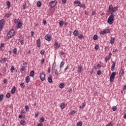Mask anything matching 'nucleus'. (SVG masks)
<instances>
[{"mask_svg":"<svg viewBox=\"0 0 126 126\" xmlns=\"http://www.w3.org/2000/svg\"><path fill=\"white\" fill-rule=\"evenodd\" d=\"M114 18H115V15L112 13L108 18L107 22L108 24L111 25L114 23Z\"/></svg>","mask_w":126,"mask_h":126,"instance_id":"nucleus-1","label":"nucleus"},{"mask_svg":"<svg viewBox=\"0 0 126 126\" xmlns=\"http://www.w3.org/2000/svg\"><path fill=\"white\" fill-rule=\"evenodd\" d=\"M15 34V32H14V30H11L7 34V36L9 39H10V38L13 37Z\"/></svg>","mask_w":126,"mask_h":126,"instance_id":"nucleus-2","label":"nucleus"},{"mask_svg":"<svg viewBox=\"0 0 126 126\" xmlns=\"http://www.w3.org/2000/svg\"><path fill=\"white\" fill-rule=\"evenodd\" d=\"M57 3H58L57 0L51 1L49 2V5L50 6V7L53 8V7H55V6L57 5Z\"/></svg>","mask_w":126,"mask_h":126,"instance_id":"nucleus-3","label":"nucleus"},{"mask_svg":"<svg viewBox=\"0 0 126 126\" xmlns=\"http://www.w3.org/2000/svg\"><path fill=\"white\" fill-rule=\"evenodd\" d=\"M116 72H112L110 77V82H113V81L115 80V76H116Z\"/></svg>","mask_w":126,"mask_h":126,"instance_id":"nucleus-4","label":"nucleus"},{"mask_svg":"<svg viewBox=\"0 0 126 126\" xmlns=\"http://www.w3.org/2000/svg\"><path fill=\"white\" fill-rule=\"evenodd\" d=\"M40 78L41 81H44L45 79L46 78V75H45V73H41L40 75Z\"/></svg>","mask_w":126,"mask_h":126,"instance_id":"nucleus-5","label":"nucleus"},{"mask_svg":"<svg viewBox=\"0 0 126 126\" xmlns=\"http://www.w3.org/2000/svg\"><path fill=\"white\" fill-rule=\"evenodd\" d=\"M45 39L46 40V41H51L52 40V37H51V35H50L49 34H47L45 35Z\"/></svg>","mask_w":126,"mask_h":126,"instance_id":"nucleus-6","label":"nucleus"},{"mask_svg":"<svg viewBox=\"0 0 126 126\" xmlns=\"http://www.w3.org/2000/svg\"><path fill=\"white\" fill-rule=\"evenodd\" d=\"M119 76H124L125 74V70L123 69H122L119 72Z\"/></svg>","mask_w":126,"mask_h":126,"instance_id":"nucleus-7","label":"nucleus"},{"mask_svg":"<svg viewBox=\"0 0 126 126\" xmlns=\"http://www.w3.org/2000/svg\"><path fill=\"white\" fill-rule=\"evenodd\" d=\"M73 35L75 36H78L79 35V32L75 30L73 32Z\"/></svg>","mask_w":126,"mask_h":126,"instance_id":"nucleus-8","label":"nucleus"},{"mask_svg":"<svg viewBox=\"0 0 126 126\" xmlns=\"http://www.w3.org/2000/svg\"><path fill=\"white\" fill-rule=\"evenodd\" d=\"M74 4H78V6H80V7H81V5H82V3L81 2H80L78 0H76L74 2Z\"/></svg>","mask_w":126,"mask_h":126,"instance_id":"nucleus-9","label":"nucleus"},{"mask_svg":"<svg viewBox=\"0 0 126 126\" xmlns=\"http://www.w3.org/2000/svg\"><path fill=\"white\" fill-rule=\"evenodd\" d=\"M115 67H116V63H115V62H113L112 65L111 66L112 71H114V70H115Z\"/></svg>","mask_w":126,"mask_h":126,"instance_id":"nucleus-10","label":"nucleus"},{"mask_svg":"<svg viewBox=\"0 0 126 126\" xmlns=\"http://www.w3.org/2000/svg\"><path fill=\"white\" fill-rule=\"evenodd\" d=\"M40 43H41L40 39H37L36 41V44L37 45V47L38 48H40V47L41 46V44H40Z\"/></svg>","mask_w":126,"mask_h":126,"instance_id":"nucleus-11","label":"nucleus"},{"mask_svg":"<svg viewBox=\"0 0 126 126\" xmlns=\"http://www.w3.org/2000/svg\"><path fill=\"white\" fill-rule=\"evenodd\" d=\"M77 71L79 73H81V71H82V66H79L77 68Z\"/></svg>","mask_w":126,"mask_h":126,"instance_id":"nucleus-12","label":"nucleus"},{"mask_svg":"<svg viewBox=\"0 0 126 126\" xmlns=\"http://www.w3.org/2000/svg\"><path fill=\"white\" fill-rule=\"evenodd\" d=\"M15 91H16V88L15 87H13L11 91V94H14V93H15Z\"/></svg>","mask_w":126,"mask_h":126,"instance_id":"nucleus-13","label":"nucleus"},{"mask_svg":"<svg viewBox=\"0 0 126 126\" xmlns=\"http://www.w3.org/2000/svg\"><path fill=\"white\" fill-rule=\"evenodd\" d=\"M114 43H115V37H111L110 40V44L111 45H113Z\"/></svg>","mask_w":126,"mask_h":126,"instance_id":"nucleus-14","label":"nucleus"},{"mask_svg":"<svg viewBox=\"0 0 126 126\" xmlns=\"http://www.w3.org/2000/svg\"><path fill=\"white\" fill-rule=\"evenodd\" d=\"M65 107V104H64V103L63 102L60 105V108L61 109H64V108Z\"/></svg>","mask_w":126,"mask_h":126,"instance_id":"nucleus-15","label":"nucleus"},{"mask_svg":"<svg viewBox=\"0 0 126 126\" xmlns=\"http://www.w3.org/2000/svg\"><path fill=\"white\" fill-rule=\"evenodd\" d=\"M113 9V5H110L108 7V12H110V11H112V10Z\"/></svg>","mask_w":126,"mask_h":126,"instance_id":"nucleus-16","label":"nucleus"},{"mask_svg":"<svg viewBox=\"0 0 126 126\" xmlns=\"http://www.w3.org/2000/svg\"><path fill=\"white\" fill-rule=\"evenodd\" d=\"M30 80V77H29V76H27L26 77V83H29V81Z\"/></svg>","mask_w":126,"mask_h":126,"instance_id":"nucleus-17","label":"nucleus"},{"mask_svg":"<svg viewBox=\"0 0 126 126\" xmlns=\"http://www.w3.org/2000/svg\"><path fill=\"white\" fill-rule=\"evenodd\" d=\"M21 27H22V24H21V22H20L18 23L17 28H21Z\"/></svg>","mask_w":126,"mask_h":126,"instance_id":"nucleus-18","label":"nucleus"},{"mask_svg":"<svg viewBox=\"0 0 126 126\" xmlns=\"http://www.w3.org/2000/svg\"><path fill=\"white\" fill-rule=\"evenodd\" d=\"M30 76H31V77H33V76H34V71L32 70L30 72Z\"/></svg>","mask_w":126,"mask_h":126,"instance_id":"nucleus-19","label":"nucleus"},{"mask_svg":"<svg viewBox=\"0 0 126 126\" xmlns=\"http://www.w3.org/2000/svg\"><path fill=\"white\" fill-rule=\"evenodd\" d=\"M41 5H42V3L41 2V1H38L37 3V7H41Z\"/></svg>","mask_w":126,"mask_h":126,"instance_id":"nucleus-20","label":"nucleus"},{"mask_svg":"<svg viewBox=\"0 0 126 126\" xmlns=\"http://www.w3.org/2000/svg\"><path fill=\"white\" fill-rule=\"evenodd\" d=\"M3 19H2L1 20H0V27H3Z\"/></svg>","mask_w":126,"mask_h":126,"instance_id":"nucleus-21","label":"nucleus"},{"mask_svg":"<svg viewBox=\"0 0 126 126\" xmlns=\"http://www.w3.org/2000/svg\"><path fill=\"white\" fill-rule=\"evenodd\" d=\"M110 59H111V57H110L107 56L105 58V62H106V63H107V62L109 61V60H110Z\"/></svg>","mask_w":126,"mask_h":126,"instance_id":"nucleus-22","label":"nucleus"},{"mask_svg":"<svg viewBox=\"0 0 126 126\" xmlns=\"http://www.w3.org/2000/svg\"><path fill=\"white\" fill-rule=\"evenodd\" d=\"M59 87L60 88H61V89L64 88V84L63 83L60 84L59 85Z\"/></svg>","mask_w":126,"mask_h":126,"instance_id":"nucleus-23","label":"nucleus"},{"mask_svg":"<svg viewBox=\"0 0 126 126\" xmlns=\"http://www.w3.org/2000/svg\"><path fill=\"white\" fill-rule=\"evenodd\" d=\"M11 73H13V70H15V68H14V66H12L10 68Z\"/></svg>","mask_w":126,"mask_h":126,"instance_id":"nucleus-24","label":"nucleus"},{"mask_svg":"<svg viewBox=\"0 0 126 126\" xmlns=\"http://www.w3.org/2000/svg\"><path fill=\"white\" fill-rule=\"evenodd\" d=\"M44 120H45V118L44 117H41L39 120V122L40 123H44Z\"/></svg>","mask_w":126,"mask_h":126,"instance_id":"nucleus-25","label":"nucleus"},{"mask_svg":"<svg viewBox=\"0 0 126 126\" xmlns=\"http://www.w3.org/2000/svg\"><path fill=\"white\" fill-rule=\"evenodd\" d=\"M78 38H79V39H83V38H84V36H83V34H79L78 36Z\"/></svg>","mask_w":126,"mask_h":126,"instance_id":"nucleus-26","label":"nucleus"},{"mask_svg":"<svg viewBox=\"0 0 126 126\" xmlns=\"http://www.w3.org/2000/svg\"><path fill=\"white\" fill-rule=\"evenodd\" d=\"M20 86H21V88H23V89L25 88V84H24V83H22L20 84Z\"/></svg>","mask_w":126,"mask_h":126,"instance_id":"nucleus-27","label":"nucleus"},{"mask_svg":"<svg viewBox=\"0 0 126 126\" xmlns=\"http://www.w3.org/2000/svg\"><path fill=\"white\" fill-rule=\"evenodd\" d=\"M20 124L22 126H25V121L24 120H21L20 122Z\"/></svg>","mask_w":126,"mask_h":126,"instance_id":"nucleus-28","label":"nucleus"},{"mask_svg":"<svg viewBox=\"0 0 126 126\" xmlns=\"http://www.w3.org/2000/svg\"><path fill=\"white\" fill-rule=\"evenodd\" d=\"M93 39L94 40H97L98 39V35H97V34L94 35Z\"/></svg>","mask_w":126,"mask_h":126,"instance_id":"nucleus-29","label":"nucleus"},{"mask_svg":"<svg viewBox=\"0 0 126 126\" xmlns=\"http://www.w3.org/2000/svg\"><path fill=\"white\" fill-rule=\"evenodd\" d=\"M54 72H55V74L56 75H57V76H59V73H58V70L57 69L54 68Z\"/></svg>","mask_w":126,"mask_h":126,"instance_id":"nucleus-30","label":"nucleus"},{"mask_svg":"<svg viewBox=\"0 0 126 126\" xmlns=\"http://www.w3.org/2000/svg\"><path fill=\"white\" fill-rule=\"evenodd\" d=\"M25 71V67L24 66H22V68L20 69V71L22 72Z\"/></svg>","mask_w":126,"mask_h":126,"instance_id":"nucleus-31","label":"nucleus"},{"mask_svg":"<svg viewBox=\"0 0 126 126\" xmlns=\"http://www.w3.org/2000/svg\"><path fill=\"white\" fill-rule=\"evenodd\" d=\"M48 82H49V83H52V82H53V80H52V77H48Z\"/></svg>","mask_w":126,"mask_h":126,"instance_id":"nucleus-32","label":"nucleus"},{"mask_svg":"<svg viewBox=\"0 0 126 126\" xmlns=\"http://www.w3.org/2000/svg\"><path fill=\"white\" fill-rule=\"evenodd\" d=\"M64 64V63H63V61H62L60 65V68H61V67H63V65Z\"/></svg>","mask_w":126,"mask_h":126,"instance_id":"nucleus-33","label":"nucleus"},{"mask_svg":"<svg viewBox=\"0 0 126 126\" xmlns=\"http://www.w3.org/2000/svg\"><path fill=\"white\" fill-rule=\"evenodd\" d=\"M112 110L113 111V112H115V111H117V106H114L113 107H112Z\"/></svg>","mask_w":126,"mask_h":126,"instance_id":"nucleus-34","label":"nucleus"},{"mask_svg":"<svg viewBox=\"0 0 126 126\" xmlns=\"http://www.w3.org/2000/svg\"><path fill=\"white\" fill-rule=\"evenodd\" d=\"M59 25L60 26H63V21H60V22H59Z\"/></svg>","mask_w":126,"mask_h":126,"instance_id":"nucleus-35","label":"nucleus"},{"mask_svg":"<svg viewBox=\"0 0 126 126\" xmlns=\"http://www.w3.org/2000/svg\"><path fill=\"white\" fill-rule=\"evenodd\" d=\"M104 32H105L106 34V33H110V32H111V31L110 30V29H106L104 30Z\"/></svg>","mask_w":126,"mask_h":126,"instance_id":"nucleus-36","label":"nucleus"},{"mask_svg":"<svg viewBox=\"0 0 126 126\" xmlns=\"http://www.w3.org/2000/svg\"><path fill=\"white\" fill-rule=\"evenodd\" d=\"M60 48H61V45H55V50H58V49H59Z\"/></svg>","mask_w":126,"mask_h":126,"instance_id":"nucleus-37","label":"nucleus"},{"mask_svg":"<svg viewBox=\"0 0 126 126\" xmlns=\"http://www.w3.org/2000/svg\"><path fill=\"white\" fill-rule=\"evenodd\" d=\"M82 126V122H81V121H80L77 123V126Z\"/></svg>","mask_w":126,"mask_h":126,"instance_id":"nucleus-38","label":"nucleus"},{"mask_svg":"<svg viewBox=\"0 0 126 126\" xmlns=\"http://www.w3.org/2000/svg\"><path fill=\"white\" fill-rule=\"evenodd\" d=\"M6 98H10V94L9 93H7L6 94Z\"/></svg>","mask_w":126,"mask_h":126,"instance_id":"nucleus-39","label":"nucleus"},{"mask_svg":"<svg viewBox=\"0 0 126 126\" xmlns=\"http://www.w3.org/2000/svg\"><path fill=\"white\" fill-rule=\"evenodd\" d=\"M3 100V95L0 94V101H2Z\"/></svg>","mask_w":126,"mask_h":126,"instance_id":"nucleus-40","label":"nucleus"},{"mask_svg":"<svg viewBox=\"0 0 126 126\" xmlns=\"http://www.w3.org/2000/svg\"><path fill=\"white\" fill-rule=\"evenodd\" d=\"M102 73V71L100 70H99L97 71V75H101V73Z\"/></svg>","mask_w":126,"mask_h":126,"instance_id":"nucleus-41","label":"nucleus"},{"mask_svg":"<svg viewBox=\"0 0 126 126\" xmlns=\"http://www.w3.org/2000/svg\"><path fill=\"white\" fill-rule=\"evenodd\" d=\"M17 52V49H16V48H14L13 49V53L15 54H16Z\"/></svg>","mask_w":126,"mask_h":126,"instance_id":"nucleus-42","label":"nucleus"},{"mask_svg":"<svg viewBox=\"0 0 126 126\" xmlns=\"http://www.w3.org/2000/svg\"><path fill=\"white\" fill-rule=\"evenodd\" d=\"M116 11H117V8L114 7L112 8V12H116Z\"/></svg>","mask_w":126,"mask_h":126,"instance_id":"nucleus-43","label":"nucleus"},{"mask_svg":"<svg viewBox=\"0 0 126 126\" xmlns=\"http://www.w3.org/2000/svg\"><path fill=\"white\" fill-rule=\"evenodd\" d=\"M10 15H11V14L7 13L5 14V16L7 17V18H8V17H10Z\"/></svg>","mask_w":126,"mask_h":126,"instance_id":"nucleus-44","label":"nucleus"},{"mask_svg":"<svg viewBox=\"0 0 126 126\" xmlns=\"http://www.w3.org/2000/svg\"><path fill=\"white\" fill-rule=\"evenodd\" d=\"M40 54H41V55H42V56H44V55H45V51H44V50H41V51H40Z\"/></svg>","mask_w":126,"mask_h":126,"instance_id":"nucleus-45","label":"nucleus"},{"mask_svg":"<svg viewBox=\"0 0 126 126\" xmlns=\"http://www.w3.org/2000/svg\"><path fill=\"white\" fill-rule=\"evenodd\" d=\"M81 7H82V8H84V9L86 8V6L84 4H82V5H81Z\"/></svg>","mask_w":126,"mask_h":126,"instance_id":"nucleus-46","label":"nucleus"},{"mask_svg":"<svg viewBox=\"0 0 126 126\" xmlns=\"http://www.w3.org/2000/svg\"><path fill=\"white\" fill-rule=\"evenodd\" d=\"M100 34L101 35H104V34H106V33L105 32V31H101Z\"/></svg>","mask_w":126,"mask_h":126,"instance_id":"nucleus-47","label":"nucleus"},{"mask_svg":"<svg viewBox=\"0 0 126 126\" xmlns=\"http://www.w3.org/2000/svg\"><path fill=\"white\" fill-rule=\"evenodd\" d=\"M6 3H7V6H8V7H9V6H10V2L9 1H7Z\"/></svg>","mask_w":126,"mask_h":126,"instance_id":"nucleus-48","label":"nucleus"},{"mask_svg":"<svg viewBox=\"0 0 126 126\" xmlns=\"http://www.w3.org/2000/svg\"><path fill=\"white\" fill-rule=\"evenodd\" d=\"M4 46V43H1V45H0V50H1V48L3 47Z\"/></svg>","mask_w":126,"mask_h":126,"instance_id":"nucleus-49","label":"nucleus"},{"mask_svg":"<svg viewBox=\"0 0 126 126\" xmlns=\"http://www.w3.org/2000/svg\"><path fill=\"white\" fill-rule=\"evenodd\" d=\"M85 106H86V103L85 102L83 103V105L82 106V108H83V109L85 108Z\"/></svg>","mask_w":126,"mask_h":126,"instance_id":"nucleus-50","label":"nucleus"},{"mask_svg":"<svg viewBox=\"0 0 126 126\" xmlns=\"http://www.w3.org/2000/svg\"><path fill=\"white\" fill-rule=\"evenodd\" d=\"M95 50H98L99 49V45H96L94 47Z\"/></svg>","mask_w":126,"mask_h":126,"instance_id":"nucleus-51","label":"nucleus"},{"mask_svg":"<svg viewBox=\"0 0 126 126\" xmlns=\"http://www.w3.org/2000/svg\"><path fill=\"white\" fill-rule=\"evenodd\" d=\"M25 109L26 110V111H28V110H29V106H28V105H26L25 106Z\"/></svg>","mask_w":126,"mask_h":126,"instance_id":"nucleus-52","label":"nucleus"},{"mask_svg":"<svg viewBox=\"0 0 126 126\" xmlns=\"http://www.w3.org/2000/svg\"><path fill=\"white\" fill-rule=\"evenodd\" d=\"M31 37H33L34 36V32L32 31L31 32Z\"/></svg>","mask_w":126,"mask_h":126,"instance_id":"nucleus-53","label":"nucleus"},{"mask_svg":"<svg viewBox=\"0 0 126 126\" xmlns=\"http://www.w3.org/2000/svg\"><path fill=\"white\" fill-rule=\"evenodd\" d=\"M7 82V79H4L3 80V83H4L5 84H6Z\"/></svg>","mask_w":126,"mask_h":126,"instance_id":"nucleus-54","label":"nucleus"},{"mask_svg":"<svg viewBox=\"0 0 126 126\" xmlns=\"http://www.w3.org/2000/svg\"><path fill=\"white\" fill-rule=\"evenodd\" d=\"M59 43H58V41H56L54 43V46H58Z\"/></svg>","mask_w":126,"mask_h":126,"instance_id":"nucleus-55","label":"nucleus"},{"mask_svg":"<svg viewBox=\"0 0 126 126\" xmlns=\"http://www.w3.org/2000/svg\"><path fill=\"white\" fill-rule=\"evenodd\" d=\"M70 114H71V115H74L75 114V111H71Z\"/></svg>","mask_w":126,"mask_h":126,"instance_id":"nucleus-56","label":"nucleus"},{"mask_svg":"<svg viewBox=\"0 0 126 126\" xmlns=\"http://www.w3.org/2000/svg\"><path fill=\"white\" fill-rule=\"evenodd\" d=\"M113 52H119V51L117 49H114L113 50Z\"/></svg>","mask_w":126,"mask_h":126,"instance_id":"nucleus-57","label":"nucleus"},{"mask_svg":"<svg viewBox=\"0 0 126 126\" xmlns=\"http://www.w3.org/2000/svg\"><path fill=\"white\" fill-rule=\"evenodd\" d=\"M64 54V53L63 52H60V56H63Z\"/></svg>","mask_w":126,"mask_h":126,"instance_id":"nucleus-58","label":"nucleus"},{"mask_svg":"<svg viewBox=\"0 0 126 126\" xmlns=\"http://www.w3.org/2000/svg\"><path fill=\"white\" fill-rule=\"evenodd\" d=\"M21 45H24V41L23 40H20Z\"/></svg>","mask_w":126,"mask_h":126,"instance_id":"nucleus-59","label":"nucleus"},{"mask_svg":"<svg viewBox=\"0 0 126 126\" xmlns=\"http://www.w3.org/2000/svg\"><path fill=\"white\" fill-rule=\"evenodd\" d=\"M56 62H54V63L53 64V66L54 68H55V67H56Z\"/></svg>","mask_w":126,"mask_h":126,"instance_id":"nucleus-60","label":"nucleus"},{"mask_svg":"<svg viewBox=\"0 0 126 126\" xmlns=\"http://www.w3.org/2000/svg\"><path fill=\"white\" fill-rule=\"evenodd\" d=\"M22 115H23V114H21V115H19V118H20V119H22V118H23V116H22Z\"/></svg>","mask_w":126,"mask_h":126,"instance_id":"nucleus-61","label":"nucleus"},{"mask_svg":"<svg viewBox=\"0 0 126 126\" xmlns=\"http://www.w3.org/2000/svg\"><path fill=\"white\" fill-rule=\"evenodd\" d=\"M106 126H113V125L112 124V123H109Z\"/></svg>","mask_w":126,"mask_h":126,"instance_id":"nucleus-62","label":"nucleus"},{"mask_svg":"<svg viewBox=\"0 0 126 126\" xmlns=\"http://www.w3.org/2000/svg\"><path fill=\"white\" fill-rule=\"evenodd\" d=\"M97 67H102V65L100 64H97Z\"/></svg>","mask_w":126,"mask_h":126,"instance_id":"nucleus-63","label":"nucleus"},{"mask_svg":"<svg viewBox=\"0 0 126 126\" xmlns=\"http://www.w3.org/2000/svg\"><path fill=\"white\" fill-rule=\"evenodd\" d=\"M43 124H42V123H39L38 124H37V126H42Z\"/></svg>","mask_w":126,"mask_h":126,"instance_id":"nucleus-64","label":"nucleus"}]
</instances>
